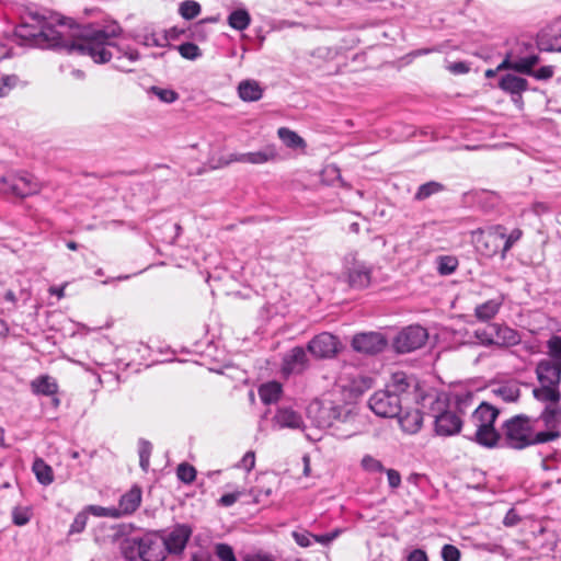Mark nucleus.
Segmentation results:
<instances>
[{"label":"nucleus","instance_id":"nucleus-1","mask_svg":"<svg viewBox=\"0 0 561 561\" xmlns=\"http://www.w3.org/2000/svg\"><path fill=\"white\" fill-rule=\"evenodd\" d=\"M121 33L116 22L103 26L85 25L73 31L61 22L57 26L45 23L38 32L23 24L15 31L16 36L31 46L77 51L90 56L96 64L114 60L116 69L129 72V66L139 59V53L129 45L113 42Z\"/></svg>","mask_w":561,"mask_h":561},{"label":"nucleus","instance_id":"nucleus-2","mask_svg":"<svg viewBox=\"0 0 561 561\" xmlns=\"http://www.w3.org/2000/svg\"><path fill=\"white\" fill-rule=\"evenodd\" d=\"M426 401L437 404L438 410L444 405L434 392H425L424 385L414 376L398 371L392 375L385 389L376 391L369 398L368 405L378 416L396 417L401 413L403 404L413 402L425 408Z\"/></svg>","mask_w":561,"mask_h":561},{"label":"nucleus","instance_id":"nucleus-3","mask_svg":"<svg viewBox=\"0 0 561 561\" xmlns=\"http://www.w3.org/2000/svg\"><path fill=\"white\" fill-rule=\"evenodd\" d=\"M501 440L503 446L515 450L542 445L536 421L527 414H517L506 420L502 425Z\"/></svg>","mask_w":561,"mask_h":561},{"label":"nucleus","instance_id":"nucleus-4","mask_svg":"<svg viewBox=\"0 0 561 561\" xmlns=\"http://www.w3.org/2000/svg\"><path fill=\"white\" fill-rule=\"evenodd\" d=\"M500 411L493 405L482 402L471 414L470 422L476 427L474 440L484 447H495L501 442V434L494 423Z\"/></svg>","mask_w":561,"mask_h":561},{"label":"nucleus","instance_id":"nucleus-5","mask_svg":"<svg viewBox=\"0 0 561 561\" xmlns=\"http://www.w3.org/2000/svg\"><path fill=\"white\" fill-rule=\"evenodd\" d=\"M134 552L142 561H164L167 558L163 541L158 536H146L140 539H134L125 549V557L135 560Z\"/></svg>","mask_w":561,"mask_h":561},{"label":"nucleus","instance_id":"nucleus-6","mask_svg":"<svg viewBox=\"0 0 561 561\" xmlns=\"http://www.w3.org/2000/svg\"><path fill=\"white\" fill-rule=\"evenodd\" d=\"M534 420L542 445L561 437V404L545 405Z\"/></svg>","mask_w":561,"mask_h":561},{"label":"nucleus","instance_id":"nucleus-7","mask_svg":"<svg viewBox=\"0 0 561 561\" xmlns=\"http://www.w3.org/2000/svg\"><path fill=\"white\" fill-rule=\"evenodd\" d=\"M308 416L312 419L317 427H332L335 422H346L353 417L345 407L332 403L312 402L307 409Z\"/></svg>","mask_w":561,"mask_h":561},{"label":"nucleus","instance_id":"nucleus-8","mask_svg":"<svg viewBox=\"0 0 561 561\" xmlns=\"http://www.w3.org/2000/svg\"><path fill=\"white\" fill-rule=\"evenodd\" d=\"M0 191L24 198L37 194L41 191V184L28 173H9L0 178Z\"/></svg>","mask_w":561,"mask_h":561},{"label":"nucleus","instance_id":"nucleus-9","mask_svg":"<svg viewBox=\"0 0 561 561\" xmlns=\"http://www.w3.org/2000/svg\"><path fill=\"white\" fill-rule=\"evenodd\" d=\"M428 392H434L443 402L444 405L438 410L437 404H433L431 401H426V407L424 409H428L432 416L435 419V431L438 435L442 436H450L457 434L461 428V419L459 415L451 411H446V400L442 396H439L436 391L430 390Z\"/></svg>","mask_w":561,"mask_h":561},{"label":"nucleus","instance_id":"nucleus-10","mask_svg":"<svg viewBox=\"0 0 561 561\" xmlns=\"http://www.w3.org/2000/svg\"><path fill=\"white\" fill-rule=\"evenodd\" d=\"M505 238V228L501 225L492 226L486 229H477L472 231V239L477 250L488 256H494L502 251V242Z\"/></svg>","mask_w":561,"mask_h":561},{"label":"nucleus","instance_id":"nucleus-11","mask_svg":"<svg viewBox=\"0 0 561 561\" xmlns=\"http://www.w3.org/2000/svg\"><path fill=\"white\" fill-rule=\"evenodd\" d=\"M428 340V332L425 328L413 324L403 328L393 340L394 351H417L424 347Z\"/></svg>","mask_w":561,"mask_h":561},{"label":"nucleus","instance_id":"nucleus-12","mask_svg":"<svg viewBox=\"0 0 561 561\" xmlns=\"http://www.w3.org/2000/svg\"><path fill=\"white\" fill-rule=\"evenodd\" d=\"M550 356L540 360L536 367V375L540 383L560 385L561 381V353H548Z\"/></svg>","mask_w":561,"mask_h":561},{"label":"nucleus","instance_id":"nucleus-13","mask_svg":"<svg viewBox=\"0 0 561 561\" xmlns=\"http://www.w3.org/2000/svg\"><path fill=\"white\" fill-rule=\"evenodd\" d=\"M192 529L185 524L175 525L169 533L161 536L167 553L180 554L186 547Z\"/></svg>","mask_w":561,"mask_h":561},{"label":"nucleus","instance_id":"nucleus-14","mask_svg":"<svg viewBox=\"0 0 561 561\" xmlns=\"http://www.w3.org/2000/svg\"><path fill=\"white\" fill-rule=\"evenodd\" d=\"M387 345V337L379 332L358 333L352 340L353 351H382Z\"/></svg>","mask_w":561,"mask_h":561},{"label":"nucleus","instance_id":"nucleus-15","mask_svg":"<svg viewBox=\"0 0 561 561\" xmlns=\"http://www.w3.org/2000/svg\"><path fill=\"white\" fill-rule=\"evenodd\" d=\"M273 426L278 430H305L301 414L289 407H279L272 420Z\"/></svg>","mask_w":561,"mask_h":561},{"label":"nucleus","instance_id":"nucleus-16","mask_svg":"<svg viewBox=\"0 0 561 561\" xmlns=\"http://www.w3.org/2000/svg\"><path fill=\"white\" fill-rule=\"evenodd\" d=\"M30 387L34 394L51 397L53 405L55 408L59 407L60 400L56 397L58 392V383L54 377L49 375H41L31 381Z\"/></svg>","mask_w":561,"mask_h":561},{"label":"nucleus","instance_id":"nucleus-17","mask_svg":"<svg viewBox=\"0 0 561 561\" xmlns=\"http://www.w3.org/2000/svg\"><path fill=\"white\" fill-rule=\"evenodd\" d=\"M539 56L536 54L528 55L523 58L513 59L508 54L497 66V70L511 69L516 72L530 76L534 67L539 62Z\"/></svg>","mask_w":561,"mask_h":561},{"label":"nucleus","instance_id":"nucleus-18","mask_svg":"<svg viewBox=\"0 0 561 561\" xmlns=\"http://www.w3.org/2000/svg\"><path fill=\"white\" fill-rule=\"evenodd\" d=\"M490 335L488 343L497 346H514L519 343L520 336L517 331L506 327L493 324L490 327Z\"/></svg>","mask_w":561,"mask_h":561},{"label":"nucleus","instance_id":"nucleus-19","mask_svg":"<svg viewBox=\"0 0 561 561\" xmlns=\"http://www.w3.org/2000/svg\"><path fill=\"white\" fill-rule=\"evenodd\" d=\"M348 283L357 289L366 288L370 284V267L364 262L354 261L352 266L347 267Z\"/></svg>","mask_w":561,"mask_h":561},{"label":"nucleus","instance_id":"nucleus-20","mask_svg":"<svg viewBox=\"0 0 561 561\" xmlns=\"http://www.w3.org/2000/svg\"><path fill=\"white\" fill-rule=\"evenodd\" d=\"M141 503V490L138 486H133L128 492L123 494L119 499L116 511L118 517L133 514Z\"/></svg>","mask_w":561,"mask_h":561},{"label":"nucleus","instance_id":"nucleus-21","mask_svg":"<svg viewBox=\"0 0 561 561\" xmlns=\"http://www.w3.org/2000/svg\"><path fill=\"white\" fill-rule=\"evenodd\" d=\"M277 152L274 147H267L260 151L247 152L231 156V161L245 162L252 164H262L267 161L275 160Z\"/></svg>","mask_w":561,"mask_h":561},{"label":"nucleus","instance_id":"nucleus-22","mask_svg":"<svg viewBox=\"0 0 561 561\" xmlns=\"http://www.w3.org/2000/svg\"><path fill=\"white\" fill-rule=\"evenodd\" d=\"M339 339L329 332L316 335L307 345V351H340Z\"/></svg>","mask_w":561,"mask_h":561},{"label":"nucleus","instance_id":"nucleus-23","mask_svg":"<svg viewBox=\"0 0 561 561\" xmlns=\"http://www.w3.org/2000/svg\"><path fill=\"white\" fill-rule=\"evenodd\" d=\"M307 353H290L283 359L282 373L284 376L299 374L307 367Z\"/></svg>","mask_w":561,"mask_h":561},{"label":"nucleus","instance_id":"nucleus-24","mask_svg":"<svg viewBox=\"0 0 561 561\" xmlns=\"http://www.w3.org/2000/svg\"><path fill=\"white\" fill-rule=\"evenodd\" d=\"M539 388L533 390L534 397L545 405L561 404L560 390L557 385L540 383Z\"/></svg>","mask_w":561,"mask_h":561},{"label":"nucleus","instance_id":"nucleus-25","mask_svg":"<svg viewBox=\"0 0 561 561\" xmlns=\"http://www.w3.org/2000/svg\"><path fill=\"white\" fill-rule=\"evenodd\" d=\"M398 422L403 432L415 434L420 431L423 423V415L420 410L407 411L404 414L398 415Z\"/></svg>","mask_w":561,"mask_h":561},{"label":"nucleus","instance_id":"nucleus-26","mask_svg":"<svg viewBox=\"0 0 561 561\" xmlns=\"http://www.w3.org/2000/svg\"><path fill=\"white\" fill-rule=\"evenodd\" d=\"M499 87L507 93L520 95L528 89V81L522 77L507 73L501 78Z\"/></svg>","mask_w":561,"mask_h":561},{"label":"nucleus","instance_id":"nucleus-27","mask_svg":"<svg viewBox=\"0 0 561 561\" xmlns=\"http://www.w3.org/2000/svg\"><path fill=\"white\" fill-rule=\"evenodd\" d=\"M238 94L240 99L245 102H254L262 98L263 90L259 82L254 80H244L238 85Z\"/></svg>","mask_w":561,"mask_h":561},{"label":"nucleus","instance_id":"nucleus-28","mask_svg":"<svg viewBox=\"0 0 561 561\" xmlns=\"http://www.w3.org/2000/svg\"><path fill=\"white\" fill-rule=\"evenodd\" d=\"M501 306V299H490L474 308V316L479 321H490L499 313Z\"/></svg>","mask_w":561,"mask_h":561},{"label":"nucleus","instance_id":"nucleus-29","mask_svg":"<svg viewBox=\"0 0 561 561\" xmlns=\"http://www.w3.org/2000/svg\"><path fill=\"white\" fill-rule=\"evenodd\" d=\"M282 394V385L277 381L263 383L259 388V396L264 404L275 403Z\"/></svg>","mask_w":561,"mask_h":561},{"label":"nucleus","instance_id":"nucleus-30","mask_svg":"<svg viewBox=\"0 0 561 561\" xmlns=\"http://www.w3.org/2000/svg\"><path fill=\"white\" fill-rule=\"evenodd\" d=\"M33 472L37 481L43 485H49L54 481V473L50 466L43 459L36 458L33 462Z\"/></svg>","mask_w":561,"mask_h":561},{"label":"nucleus","instance_id":"nucleus-31","mask_svg":"<svg viewBox=\"0 0 561 561\" xmlns=\"http://www.w3.org/2000/svg\"><path fill=\"white\" fill-rule=\"evenodd\" d=\"M250 14L244 9L234 10L228 16L229 26L237 31L245 30L250 25Z\"/></svg>","mask_w":561,"mask_h":561},{"label":"nucleus","instance_id":"nucleus-32","mask_svg":"<svg viewBox=\"0 0 561 561\" xmlns=\"http://www.w3.org/2000/svg\"><path fill=\"white\" fill-rule=\"evenodd\" d=\"M279 139L289 148H302L306 146L305 140L294 130L287 127H280L277 130Z\"/></svg>","mask_w":561,"mask_h":561},{"label":"nucleus","instance_id":"nucleus-33","mask_svg":"<svg viewBox=\"0 0 561 561\" xmlns=\"http://www.w3.org/2000/svg\"><path fill=\"white\" fill-rule=\"evenodd\" d=\"M444 190L445 186L442 183L436 181H430L419 186L414 195V199L421 202L431 197L434 194L443 192Z\"/></svg>","mask_w":561,"mask_h":561},{"label":"nucleus","instance_id":"nucleus-34","mask_svg":"<svg viewBox=\"0 0 561 561\" xmlns=\"http://www.w3.org/2000/svg\"><path fill=\"white\" fill-rule=\"evenodd\" d=\"M12 523L22 527L30 523L33 517V508L31 506H14L11 512Z\"/></svg>","mask_w":561,"mask_h":561},{"label":"nucleus","instance_id":"nucleus-35","mask_svg":"<svg viewBox=\"0 0 561 561\" xmlns=\"http://www.w3.org/2000/svg\"><path fill=\"white\" fill-rule=\"evenodd\" d=\"M493 392L505 402H515L520 396V390L516 385H502Z\"/></svg>","mask_w":561,"mask_h":561},{"label":"nucleus","instance_id":"nucleus-36","mask_svg":"<svg viewBox=\"0 0 561 561\" xmlns=\"http://www.w3.org/2000/svg\"><path fill=\"white\" fill-rule=\"evenodd\" d=\"M201 4L194 0H185L180 3L179 12L185 20H192L201 13Z\"/></svg>","mask_w":561,"mask_h":561},{"label":"nucleus","instance_id":"nucleus-37","mask_svg":"<svg viewBox=\"0 0 561 561\" xmlns=\"http://www.w3.org/2000/svg\"><path fill=\"white\" fill-rule=\"evenodd\" d=\"M138 445L139 465L144 471H147L150 466L152 445L146 439H140Z\"/></svg>","mask_w":561,"mask_h":561},{"label":"nucleus","instance_id":"nucleus-38","mask_svg":"<svg viewBox=\"0 0 561 561\" xmlns=\"http://www.w3.org/2000/svg\"><path fill=\"white\" fill-rule=\"evenodd\" d=\"M176 477L183 483L190 484L196 478V469L187 462H182L178 466Z\"/></svg>","mask_w":561,"mask_h":561},{"label":"nucleus","instance_id":"nucleus-39","mask_svg":"<svg viewBox=\"0 0 561 561\" xmlns=\"http://www.w3.org/2000/svg\"><path fill=\"white\" fill-rule=\"evenodd\" d=\"M180 55L188 60H195L202 56V50L194 43L187 42L178 46Z\"/></svg>","mask_w":561,"mask_h":561},{"label":"nucleus","instance_id":"nucleus-40","mask_svg":"<svg viewBox=\"0 0 561 561\" xmlns=\"http://www.w3.org/2000/svg\"><path fill=\"white\" fill-rule=\"evenodd\" d=\"M85 511L96 517L119 518L115 506L103 507L100 505H89Z\"/></svg>","mask_w":561,"mask_h":561},{"label":"nucleus","instance_id":"nucleus-41","mask_svg":"<svg viewBox=\"0 0 561 561\" xmlns=\"http://www.w3.org/2000/svg\"><path fill=\"white\" fill-rule=\"evenodd\" d=\"M362 468L370 473L382 472L385 470L381 461L373 457L371 455H365L360 461Z\"/></svg>","mask_w":561,"mask_h":561},{"label":"nucleus","instance_id":"nucleus-42","mask_svg":"<svg viewBox=\"0 0 561 561\" xmlns=\"http://www.w3.org/2000/svg\"><path fill=\"white\" fill-rule=\"evenodd\" d=\"M19 77L16 75H7L0 78V98L7 96L12 89L18 85Z\"/></svg>","mask_w":561,"mask_h":561},{"label":"nucleus","instance_id":"nucleus-43","mask_svg":"<svg viewBox=\"0 0 561 561\" xmlns=\"http://www.w3.org/2000/svg\"><path fill=\"white\" fill-rule=\"evenodd\" d=\"M151 92L164 103H173L179 99V94L171 89H162L159 87H152Z\"/></svg>","mask_w":561,"mask_h":561},{"label":"nucleus","instance_id":"nucleus-44","mask_svg":"<svg viewBox=\"0 0 561 561\" xmlns=\"http://www.w3.org/2000/svg\"><path fill=\"white\" fill-rule=\"evenodd\" d=\"M215 553L221 561H237L232 547L227 543H217Z\"/></svg>","mask_w":561,"mask_h":561},{"label":"nucleus","instance_id":"nucleus-45","mask_svg":"<svg viewBox=\"0 0 561 561\" xmlns=\"http://www.w3.org/2000/svg\"><path fill=\"white\" fill-rule=\"evenodd\" d=\"M88 522L87 511L80 512L76 515L72 524L70 525L69 534H80L84 530Z\"/></svg>","mask_w":561,"mask_h":561},{"label":"nucleus","instance_id":"nucleus-46","mask_svg":"<svg viewBox=\"0 0 561 561\" xmlns=\"http://www.w3.org/2000/svg\"><path fill=\"white\" fill-rule=\"evenodd\" d=\"M295 542L300 547H310L313 545L314 534L308 530H298L293 533Z\"/></svg>","mask_w":561,"mask_h":561},{"label":"nucleus","instance_id":"nucleus-47","mask_svg":"<svg viewBox=\"0 0 561 561\" xmlns=\"http://www.w3.org/2000/svg\"><path fill=\"white\" fill-rule=\"evenodd\" d=\"M523 231L518 228L511 231L510 234L505 233L502 242V254L504 255L510 249L522 238Z\"/></svg>","mask_w":561,"mask_h":561},{"label":"nucleus","instance_id":"nucleus-48","mask_svg":"<svg viewBox=\"0 0 561 561\" xmlns=\"http://www.w3.org/2000/svg\"><path fill=\"white\" fill-rule=\"evenodd\" d=\"M206 20H201L190 27V37L197 41H205L207 38V31L205 28Z\"/></svg>","mask_w":561,"mask_h":561},{"label":"nucleus","instance_id":"nucleus-49","mask_svg":"<svg viewBox=\"0 0 561 561\" xmlns=\"http://www.w3.org/2000/svg\"><path fill=\"white\" fill-rule=\"evenodd\" d=\"M442 559L444 561H459L460 560V551L454 545H444L440 551Z\"/></svg>","mask_w":561,"mask_h":561},{"label":"nucleus","instance_id":"nucleus-50","mask_svg":"<svg viewBox=\"0 0 561 561\" xmlns=\"http://www.w3.org/2000/svg\"><path fill=\"white\" fill-rule=\"evenodd\" d=\"M473 394L469 391L456 396V409L459 413H465L466 409L472 403Z\"/></svg>","mask_w":561,"mask_h":561},{"label":"nucleus","instance_id":"nucleus-51","mask_svg":"<svg viewBox=\"0 0 561 561\" xmlns=\"http://www.w3.org/2000/svg\"><path fill=\"white\" fill-rule=\"evenodd\" d=\"M457 267V261L450 256L440 257L438 271L442 275L451 274Z\"/></svg>","mask_w":561,"mask_h":561},{"label":"nucleus","instance_id":"nucleus-52","mask_svg":"<svg viewBox=\"0 0 561 561\" xmlns=\"http://www.w3.org/2000/svg\"><path fill=\"white\" fill-rule=\"evenodd\" d=\"M241 495L242 493L240 491L224 494L218 500V505L224 507H230L241 497Z\"/></svg>","mask_w":561,"mask_h":561},{"label":"nucleus","instance_id":"nucleus-53","mask_svg":"<svg viewBox=\"0 0 561 561\" xmlns=\"http://www.w3.org/2000/svg\"><path fill=\"white\" fill-rule=\"evenodd\" d=\"M340 535V530H333L331 533L314 535L313 543H320L321 546L330 545L337 536Z\"/></svg>","mask_w":561,"mask_h":561},{"label":"nucleus","instance_id":"nucleus-54","mask_svg":"<svg viewBox=\"0 0 561 561\" xmlns=\"http://www.w3.org/2000/svg\"><path fill=\"white\" fill-rule=\"evenodd\" d=\"M554 73L552 66H543L540 67L538 70H534L531 72V77H534L537 80H548L550 79Z\"/></svg>","mask_w":561,"mask_h":561},{"label":"nucleus","instance_id":"nucleus-55","mask_svg":"<svg viewBox=\"0 0 561 561\" xmlns=\"http://www.w3.org/2000/svg\"><path fill=\"white\" fill-rule=\"evenodd\" d=\"M255 466V454L253 451H247L240 460L238 467L243 468L248 472L251 471Z\"/></svg>","mask_w":561,"mask_h":561},{"label":"nucleus","instance_id":"nucleus-56","mask_svg":"<svg viewBox=\"0 0 561 561\" xmlns=\"http://www.w3.org/2000/svg\"><path fill=\"white\" fill-rule=\"evenodd\" d=\"M4 301L9 305L8 307H4L2 309V312H7V313H10L12 311L15 310L16 308V301H18V298H16V295L13 290L9 289L5 291L4 294V297H3Z\"/></svg>","mask_w":561,"mask_h":561},{"label":"nucleus","instance_id":"nucleus-57","mask_svg":"<svg viewBox=\"0 0 561 561\" xmlns=\"http://www.w3.org/2000/svg\"><path fill=\"white\" fill-rule=\"evenodd\" d=\"M386 473H387L389 486L391 489L399 488L401 484V476H400L399 471H397L394 469H388V470H386Z\"/></svg>","mask_w":561,"mask_h":561},{"label":"nucleus","instance_id":"nucleus-58","mask_svg":"<svg viewBox=\"0 0 561 561\" xmlns=\"http://www.w3.org/2000/svg\"><path fill=\"white\" fill-rule=\"evenodd\" d=\"M519 522L520 517L514 508L508 510L503 519V524L506 527L516 526Z\"/></svg>","mask_w":561,"mask_h":561},{"label":"nucleus","instance_id":"nucleus-59","mask_svg":"<svg viewBox=\"0 0 561 561\" xmlns=\"http://www.w3.org/2000/svg\"><path fill=\"white\" fill-rule=\"evenodd\" d=\"M243 561H276L273 556L264 552L247 553Z\"/></svg>","mask_w":561,"mask_h":561},{"label":"nucleus","instance_id":"nucleus-60","mask_svg":"<svg viewBox=\"0 0 561 561\" xmlns=\"http://www.w3.org/2000/svg\"><path fill=\"white\" fill-rule=\"evenodd\" d=\"M359 379H360V383L359 385L355 383L352 387V390L357 393H362L371 387V378L360 376Z\"/></svg>","mask_w":561,"mask_h":561},{"label":"nucleus","instance_id":"nucleus-61","mask_svg":"<svg viewBox=\"0 0 561 561\" xmlns=\"http://www.w3.org/2000/svg\"><path fill=\"white\" fill-rule=\"evenodd\" d=\"M408 561H428L427 554L422 549H414L408 554Z\"/></svg>","mask_w":561,"mask_h":561},{"label":"nucleus","instance_id":"nucleus-62","mask_svg":"<svg viewBox=\"0 0 561 561\" xmlns=\"http://www.w3.org/2000/svg\"><path fill=\"white\" fill-rule=\"evenodd\" d=\"M539 44L543 50L561 51V34L560 37H556L554 42L549 45H546L542 41Z\"/></svg>","mask_w":561,"mask_h":561},{"label":"nucleus","instance_id":"nucleus-63","mask_svg":"<svg viewBox=\"0 0 561 561\" xmlns=\"http://www.w3.org/2000/svg\"><path fill=\"white\" fill-rule=\"evenodd\" d=\"M449 70L453 73L461 75V73H467L469 71V67L467 64L459 61V62L451 64L449 66Z\"/></svg>","mask_w":561,"mask_h":561},{"label":"nucleus","instance_id":"nucleus-64","mask_svg":"<svg viewBox=\"0 0 561 561\" xmlns=\"http://www.w3.org/2000/svg\"><path fill=\"white\" fill-rule=\"evenodd\" d=\"M548 351H561V335H553L547 342Z\"/></svg>","mask_w":561,"mask_h":561}]
</instances>
